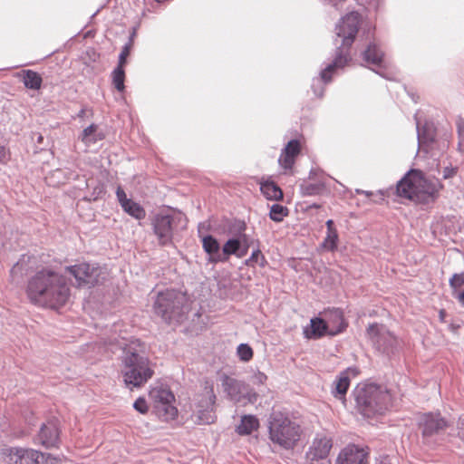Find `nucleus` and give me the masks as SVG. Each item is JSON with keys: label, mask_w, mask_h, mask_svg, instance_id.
I'll list each match as a JSON object with an SVG mask.
<instances>
[{"label": "nucleus", "mask_w": 464, "mask_h": 464, "mask_svg": "<svg viewBox=\"0 0 464 464\" xmlns=\"http://www.w3.org/2000/svg\"><path fill=\"white\" fill-rule=\"evenodd\" d=\"M361 16L357 12H351L342 17L341 21L336 24L335 44L337 45L334 58L332 63H328L320 72L319 77L314 78L312 82V89L318 98L324 95L323 83L326 84L331 82L332 77L337 73L338 70L344 68L351 61L350 48L354 42L355 36L359 30Z\"/></svg>", "instance_id": "1"}, {"label": "nucleus", "mask_w": 464, "mask_h": 464, "mask_svg": "<svg viewBox=\"0 0 464 464\" xmlns=\"http://www.w3.org/2000/svg\"><path fill=\"white\" fill-rule=\"evenodd\" d=\"M26 295L34 304L58 309L68 301L70 287L64 276L43 268L28 279Z\"/></svg>", "instance_id": "2"}, {"label": "nucleus", "mask_w": 464, "mask_h": 464, "mask_svg": "<svg viewBox=\"0 0 464 464\" xmlns=\"http://www.w3.org/2000/svg\"><path fill=\"white\" fill-rule=\"evenodd\" d=\"M121 365L123 382L130 390L142 387L154 375V363L146 353V344L138 339L123 348Z\"/></svg>", "instance_id": "3"}, {"label": "nucleus", "mask_w": 464, "mask_h": 464, "mask_svg": "<svg viewBox=\"0 0 464 464\" xmlns=\"http://www.w3.org/2000/svg\"><path fill=\"white\" fill-rule=\"evenodd\" d=\"M443 188L438 179L426 178L421 171L411 169L397 183V194L417 203L434 202Z\"/></svg>", "instance_id": "4"}, {"label": "nucleus", "mask_w": 464, "mask_h": 464, "mask_svg": "<svg viewBox=\"0 0 464 464\" xmlns=\"http://www.w3.org/2000/svg\"><path fill=\"white\" fill-rule=\"evenodd\" d=\"M354 397L358 411L367 418L383 415L393 406L390 391L375 383L358 385Z\"/></svg>", "instance_id": "5"}, {"label": "nucleus", "mask_w": 464, "mask_h": 464, "mask_svg": "<svg viewBox=\"0 0 464 464\" xmlns=\"http://www.w3.org/2000/svg\"><path fill=\"white\" fill-rule=\"evenodd\" d=\"M268 438L284 450H293L300 440L303 430L288 413L273 411L267 420Z\"/></svg>", "instance_id": "6"}, {"label": "nucleus", "mask_w": 464, "mask_h": 464, "mask_svg": "<svg viewBox=\"0 0 464 464\" xmlns=\"http://www.w3.org/2000/svg\"><path fill=\"white\" fill-rule=\"evenodd\" d=\"M327 322L320 317H313L310 324L304 327V337L317 340L325 334L335 335L342 333L347 326L341 309L334 308L325 313Z\"/></svg>", "instance_id": "7"}, {"label": "nucleus", "mask_w": 464, "mask_h": 464, "mask_svg": "<svg viewBox=\"0 0 464 464\" xmlns=\"http://www.w3.org/2000/svg\"><path fill=\"white\" fill-rule=\"evenodd\" d=\"M184 297L175 290L167 289L157 295L155 313L166 322L179 319L183 314Z\"/></svg>", "instance_id": "8"}, {"label": "nucleus", "mask_w": 464, "mask_h": 464, "mask_svg": "<svg viewBox=\"0 0 464 464\" xmlns=\"http://www.w3.org/2000/svg\"><path fill=\"white\" fill-rule=\"evenodd\" d=\"M221 386L227 399L237 404L246 405L255 403L257 401V393L244 382L224 374L221 379Z\"/></svg>", "instance_id": "9"}, {"label": "nucleus", "mask_w": 464, "mask_h": 464, "mask_svg": "<svg viewBox=\"0 0 464 464\" xmlns=\"http://www.w3.org/2000/svg\"><path fill=\"white\" fill-rule=\"evenodd\" d=\"M150 398L154 402V410L158 417L165 421L174 420L178 415V409L174 406L175 396L166 386H157L151 389Z\"/></svg>", "instance_id": "10"}, {"label": "nucleus", "mask_w": 464, "mask_h": 464, "mask_svg": "<svg viewBox=\"0 0 464 464\" xmlns=\"http://www.w3.org/2000/svg\"><path fill=\"white\" fill-rule=\"evenodd\" d=\"M362 58L368 66H375L376 69L372 68V70L382 78L390 81L396 80L395 72L385 65L384 53L375 42L368 44L362 53Z\"/></svg>", "instance_id": "11"}, {"label": "nucleus", "mask_w": 464, "mask_h": 464, "mask_svg": "<svg viewBox=\"0 0 464 464\" xmlns=\"http://www.w3.org/2000/svg\"><path fill=\"white\" fill-rule=\"evenodd\" d=\"M66 270L75 278L78 286H94L100 282L102 268L95 264L82 262L66 267Z\"/></svg>", "instance_id": "12"}, {"label": "nucleus", "mask_w": 464, "mask_h": 464, "mask_svg": "<svg viewBox=\"0 0 464 464\" xmlns=\"http://www.w3.org/2000/svg\"><path fill=\"white\" fill-rule=\"evenodd\" d=\"M367 335L375 348L382 353H392L397 343L396 337L382 324H370L367 328Z\"/></svg>", "instance_id": "13"}, {"label": "nucleus", "mask_w": 464, "mask_h": 464, "mask_svg": "<svg viewBox=\"0 0 464 464\" xmlns=\"http://www.w3.org/2000/svg\"><path fill=\"white\" fill-rule=\"evenodd\" d=\"M178 218V216L161 213L154 217L152 227L160 245L172 244L174 226Z\"/></svg>", "instance_id": "14"}, {"label": "nucleus", "mask_w": 464, "mask_h": 464, "mask_svg": "<svg viewBox=\"0 0 464 464\" xmlns=\"http://www.w3.org/2000/svg\"><path fill=\"white\" fill-rule=\"evenodd\" d=\"M2 456L7 464H38L44 454L33 449L5 448Z\"/></svg>", "instance_id": "15"}, {"label": "nucleus", "mask_w": 464, "mask_h": 464, "mask_svg": "<svg viewBox=\"0 0 464 464\" xmlns=\"http://www.w3.org/2000/svg\"><path fill=\"white\" fill-rule=\"evenodd\" d=\"M333 447V439L324 433H317L308 450L305 458L308 464H316L319 460L325 459Z\"/></svg>", "instance_id": "16"}, {"label": "nucleus", "mask_w": 464, "mask_h": 464, "mask_svg": "<svg viewBox=\"0 0 464 464\" xmlns=\"http://www.w3.org/2000/svg\"><path fill=\"white\" fill-rule=\"evenodd\" d=\"M201 399L197 402L196 416L199 424H211L216 420L214 411L216 395L212 387H206Z\"/></svg>", "instance_id": "17"}, {"label": "nucleus", "mask_w": 464, "mask_h": 464, "mask_svg": "<svg viewBox=\"0 0 464 464\" xmlns=\"http://www.w3.org/2000/svg\"><path fill=\"white\" fill-rule=\"evenodd\" d=\"M368 452L354 444L343 448L336 459V464H366Z\"/></svg>", "instance_id": "18"}, {"label": "nucleus", "mask_w": 464, "mask_h": 464, "mask_svg": "<svg viewBox=\"0 0 464 464\" xmlns=\"http://www.w3.org/2000/svg\"><path fill=\"white\" fill-rule=\"evenodd\" d=\"M59 441V430L56 420H49L42 425L41 430L35 439V442L44 448L55 447Z\"/></svg>", "instance_id": "19"}, {"label": "nucleus", "mask_w": 464, "mask_h": 464, "mask_svg": "<svg viewBox=\"0 0 464 464\" xmlns=\"http://www.w3.org/2000/svg\"><path fill=\"white\" fill-rule=\"evenodd\" d=\"M422 434L431 436L447 426L446 420L440 414L427 413L422 418Z\"/></svg>", "instance_id": "20"}, {"label": "nucleus", "mask_w": 464, "mask_h": 464, "mask_svg": "<svg viewBox=\"0 0 464 464\" xmlns=\"http://www.w3.org/2000/svg\"><path fill=\"white\" fill-rule=\"evenodd\" d=\"M349 368L341 372L333 382L331 393L332 395L337 399L342 401L343 402L346 400V393L350 387V377H349Z\"/></svg>", "instance_id": "21"}, {"label": "nucleus", "mask_w": 464, "mask_h": 464, "mask_svg": "<svg viewBox=\"0 0 464 464\" xmlns=\"http://www.w3.org/2000/svg\"><path fill=\"white\" fill-rule=\"evenodd\" d=\"M202 247L208 256L209 263H221V247L216 237L211 235L205 236L202 238Z\"/></svg>", "instance_id": "22"}, {"label": "nucleus", "mask_w": 464, "mask_h": 464, "mask_svg": "<svg viewBox=\"0 0 464 464\" xmlns=\"http://www.w3.org/2000/svg\"><path fill=\"white\" fill-rule=\"evenodd\" d=\"M80 140L86 146H91L105 139V133L99 129L98 125L92 123L79 136Z\"/></svg>", "instance_id": "23"}, {"label": "nucleus", "mask_w": 464, "mask_h": 464, "mask_svg": "<svg viewBox=\"0 0 464 464\" xmlns=\"http://www.w3.org/2000/svg\"><path fill=\"white\" fill-rule=\"evenodd\" d=\"M241 238H229L221 248V263L227 262L230 256L236 255L242 257L246 253V248L240 252Z\"/></svg>", "instance_id": "24"}, {"label": "nucleus", "mask_w": 464, "mask_h": 464, "mask_svg": "<svg viewBox=\"0 0 464 464\" xmlns=\"http://www.w3.org/2000/svg\"><path fill=\"white\" fill-rule=\"evenodd\" d=\"M259 428V420L255 415H244L240 420V423L237 426L236 431L239 435H250L253 431Z\"/></svg>", "instance_id": "25"}, {"label": "nucleus", "mask_w": 464, "mask_h": 464, "mask_svg": "<svg viewBox=\"0 0 464 464\" xmlns=\"http://www.w3.org/2000/svg\"><path fill=\"white\" fill-rule=\"evenodd\" d=\"M260 190L269 200H280L283 198L282 189L274 181L266 180L260 182Z\"/></svg>", "instance_id": "26"}, {"label": "nucleus", "mask_w": 464, "mask_h": 464, "mask_svg": "<svg viewBox=\"0 0 464 464\" xmlns=\"http://www.w3.org/2000/svg\"><path fill=\"white\" fill-rule=\"evenodd\" d=\"M23 73V83L25 88L30 90L38 91L40 90L43 82L42 76L35 71L24 70Z\"/></svg>", "instance_id": "27"}, {"label": "nucleus", "mask_w": 464, "mask_h": 464, "mask_svg": "<svg viewBox=\"0 0 464 464\" xmlns=\"http://www.w3.org/2000/svg\"><path fill=\"white\" fill-rule=\"evenodd\" d=\"M124 212H126L130 217L134 218L137 220L144 219L146 217V211L141 207V205L138 202L130 199L128 204H126L123 208H121Z\"/></svg>", "instance_id": "28"}, {"label": "nucleus", "mask_w": 464, "mask_h": 464, "mask_svg": "<svg viewBox=\"0 0 464 464\" xmlns=\"http://www.w3.org/2000/svg\"><path fill=\"white\" fill-rule=\"evenodd\" d=\"M301 192L304 196L320 195L325 189L324 182L304 183L301 185Z\"/></svg>", "instance_id": "29"}, {"label": "nucleus", "mask_w": 464, "mask_h": 464, "mask_svg": "<svg viewBox=\"0 0 464 464\" xmlns=\"http://www.w3.org/2000/svg\"><path fill=\"white\" fill-rule=\"evenodd\" d=\"M338 238L337 231H327L321 247L330 252L335 251L337 249Z\"/></svg>", "instance_id": "30"}, {"label": "nucleus", "mask_w": 464, "mask_h": 464, "mask_svg": "<svg viewBox=\"0 0 464 464\" xmlns=\"http://www.w3.org/2000/svg\"><path fill=\"white\" fill-rule=\"evenodd\" d=\"M112 77V84L119 92H123L125 89L124 80H125V72L123 67L117 66L111 73Z\"/></svg>", "instance_id": "31"}, {"label": "nucleus", "mask_w": 464, "mask_h": 464, "mask_svg": "<svg viewBox=\"0 0 464 464\" xmlns=\"http://www.w3.org/2000/svg\"><path fill=\"white\" fill-rule=\"evenodd\" d=\"M288 208L279 204H273L270 208L269 218L275 222H281L288 215Z\"/></svg>", "instance_id": "32"}, {"label": "nucleus", "mask_w": 464, "mask_h": 464, "mask_svg": "<svg viewBox=\"0 0 464 464\" xmlns=\"http://www.w3.org/2000/svg\"><path fill=\"white\" fill-rule=\"evenodd\" d=\"M253 354V349L247 343H240L237 348V355L241 362H249Z\"/></svg>", "instance_id": "33"}, {"label": "nucleus", "mask_w": 464, "mask_h": 464, "mask_svg": "<svg viewBox=\"0 0 464 464\" xmlns=\"http://www.w3.org/2000/svg\"><path fill=\"white\" fill-rule=\"evenodd\" d=\"M414 120H415V122H416V130H417L418 140H420L422 138L423 139H427V140H431L432 137L429 133V125H428V123H425V125L420 128V121L418 118V113H416L414 115Z\"/></svg>", "instance_id": "34"}, {"label": "nucleus", "mask_w": 464, "mask_h": 464, "mask_svg": "<svg viewBox=\"0 0 464 464\" xmlns=\"http://www.w3.org/2000/svg\"><path fill=\"white\" fill-rule=\"evenodd\" d=\"M295 159L292 157L291 155H288L285 151L282 150L280 157L278 159V163L285 170H291L294 164H295Z\"/></svg>", "instance_id": "35"}, {"label": "nucleus", "mask_w": 464, "mask_h": 464, "mask_svg": "<svg viewBox=\"0 0 464 464\" xmlns=\"http://www.w3.org/2000/svg\"><path fill=\"white\" fill-rule=\"evenodd\" d=\"M449 284L453 290V295L459 292V288L464 286V273L454 274L450 279Z\"/></svg>", "instance_id": "36"}, {"label": "nucleus", "mask_w": 464, "mask_h": 464, "mask_svg": "<svg viewBox=\"0 0 464 464\" xmlns=\"http://www.w3.org/2000/svg\"><path fill=\"white\" fill-rule=\"evenodd\" d=\"M300 149L299 141L297 140H291L288 141L283 151L295 159L296 156L300 153Z\"/></svg>", "instance_id": "37"}, {"label": "nucleus", "mask_w": 464, "mask_h": 464, "mask_svg": "<svg viewBox=\"0 0 464 464\" xmlns=\"http://www.w3.org/2000/svg\"><path fill=\"white\" fill-rule=\"evenodd\" d=\"M131 46H132V39L130 38L128 43H126L123 45V47L119 54V63H118L117 66H121V67L124 66V64L126 63V59L130 53Z\"/></svg>", "instance_id": "38"}, {"label": "nucleus", "mask_w": 464, "mask_h": 464, "mask_svg": "<svg viewBox=\"0 0 464 464\" xmlns=\"http://www.w3.org/2000/svg\"><path fill=\"white\" fill-rule=\"evenodd\" d=\"M133 408L140 413L145 414L149 411L146 400L143 397H139L133 403Z\"/></svg>", "instance_id": "39"}, {"label": "nucleus", "mask_w": 464, "mask_h": 464, "mask_svg": "<svg viewBox=\"0 0 464 464\" xmlns=\"http://www.w3.org/2000/svg\"><path fill=\"white\" fill-rule=\"evenodd\" d=\"M116 196L121 208H123L130 200V198H127L125 191L122 189L121 186L117 188Z\"/></svg>", "instance_id": "40"}, {"label": "nucleus", "mask_w": 464, "mask_h": 464, "mask_svg": "<svg viewBox=\"0 0 464 464\" xmlns=\"http://www.w3.org/2000/svg\"><path fill=\"white\" fill-rule=\"evenodd\" d=\"M267 380V376L261 372H256L252 376V382L256 385L264 384Z\"/></svg>", "instance_id": "41"}, {"label": "nucleus", "mask_w": 464, "mask_h": 464, "mask_svg": "<svg viewBox=\"0 0 464 464\" xmlns=\"http://www.w3.org/2000/svg\"><path fill=\"white\" fill-rule=\"evenodd\" d=\"M458 169L452 166L445 167L442 171L443 179H450L457 174Z\"/></svg>", "instance_id": "42"}, {"label": "nucleus", "mask_w": 464, "mask_h": 464, "mask_svg": "<svg viewBox=\"0 0 464 464\" xmlns=\"http://www.w3.org/2000/svg\"><path fill=\"white\" fill-rule=\"evenodd\" d=\"M261 257L262 261H265V257L264 256L261 254L260 250L259 249H256V250H254L250 256V257L248 258V260L246 261L247 264L249 263H257L258 262V258Z\"/></svg>", "instance_id": "43"}, {"label": "nucleus", "mask_w": 464, "mask_h": 464, "mask_svg": "<svg viewBox=\"0 0 464 464\" xmlns=\"http://www.w3.org/2000/svg\"><path fill=\"white\" fill-rule=\"evenodd\" d=\"M457 130L459 134V140L464 139V118H459L457 121Z\"/></svg>", "instance_id": "44"}, {"label": "nucleus", "mask_w": 464, "mask_h": 464, "mask_svg": "<svg viewBox=\"0 0 464 464\" xmlns=\"http://www.w3.org/2000/svg\"><path fill=\"white\" fill-rule=\"evenodd\" d=\"M9 155L4 146L0 144V163L5 164L7 162Z\"/></svg>", "instance_id": "45"}, {"label": "nucleus", "mask_w": 464, "mask_h": 464, "mask_svg": "<svg viewBox=\"0 0 464 464\" xmlns=\"http://www.w3.org/2000/svg\"><path fill=\"white\" fill-rule=\"evenodd\" d=\"M455 298L459 300V302L461 304L462 306H464V290L459 291L456 294L453 295Z\"/></svg>", "instance_id": "46"}, {"label": "nucleus", "mask_w": 464, "mask_h": 464, "mask_svg": "<svg viewBox=\"0 0 464 464\" xmlns=\"http://www.w3.org/2000/svg\"><path fill=\"white\" fill-rule=\"evenodd\" d=\"M326 227H327V231H337L334 227V221L332 219H328L326 221Z\"/></svg>", "instance_id": "47"}, {"label": "nucleus", "mask_w": 464, "mask_h": 464, "mask_svg": "<svg viewBox=\"0 0 464 464\" xmlns=\"http://www.w3.org/2000/svg\"><path fill=\"white\" fill-rule=\"evenodd\" d=\"M86 111L87 110L85 107L82 108L77 113V117L80 119H83L86 116Z\"/></svg>", "instance_id": "48"}, {"label": "nucleus", "mask_w": 464, "mask_h": 464, "mask_svg": "<svg viewBox=\"0 0 464 464\" xmlns=\"http://www.w3.org/2000/svg\"><path fill=\"white\" fill-rule=\"evenodd\" d=\"M355 192H356L357 194H365L366 196H371V195H372V192H370V191H364V190H362V189H359V188H357V189L355 190Z\"/></svg>", "instance_id": "49"}, {"label": "nucleus", "mask_w": 464, "mask_h": 464, "mask_svg": "<svg viewBox=\"0 0 464 464\" xmlns=\"http://www.w3.org/2000/svg\"><path fill=\"white\" fill-rule=\"evenodd\" d=\"M458 145H459V150H464V139L459 140Z\"/></svg>", "instance_id": "50"}, {"label": "nucleus", "mask_w": 464, "mask_h": 464, "mask_svg": "<svg viewBox=\"0 0 464 464\" xmlns=\"http://www.w3.org/2000/svg\"><path fill=\"white\" fill-rule=\"evenodd\" d=\"M19 266H20V262H17L12 268V273L15 272L16 270L19 269Z\"/></svg>", "instance_id": "51"}, {"label": "nucleus", "mask_w": 464, "mask_h": 464, "mask_svg": "<svg viewBox=\"0 0 464 464\" xmlns=\"http://www.w3.org/2000/svg\"><path fill=\"white\" fill-rule=\"evenodd\" d=\"M444 315H445L444 310L440 311V318L441 321H443Z\"/></svg>", "instance_id": "52"}, {"label": "nucleus", "mask_w": 464, "mask_h": 464, "mask_svg": "<svg viewBox=\"0 0 464 464\" xmlns=\"http://www.w3.org/2000/svg\"><path fill=\"white\" fill-rule=\"evenodd\" d=\"M377 464H391L387 459H382L379 463Z\"/></svg>", "instance_id": "53"}, {"label": "nucleus", "mask_w": 464, "mask_h": 464, "mask_svg": "<svg viewBox=\"0 0 464 464\" xmlns=\"http://www.w3.org/2000/svg\"><path fill=\"white\" fill-rule=\"evenodd\" d=\"M245 228H246V224H245L244 222H241V223H240V226H239V230H240V231H241V230H245Z\"/></svg>", "instance_id": "54"}, {"label": "nucleus", "mask_w": 464, "mask_h": 464, "mask_svg": "<svg viewBox=\"0 0 464 464\" xmlns=\"http://www.w3.org/2000/svg\"><path fill=\"white\" fill-rule=\"evenodd\" d=\"M450 327L453 332H456V330L459 328V325L456 326L454 324H451Z\"/></svg>", "instance_id": "55"}, {"label": "nucleus", "mask_w": 464, "mask_h": 464, "mask_svg": "<svg viewBox=\"0 0 464 464\" xmlns=\"http://www.w3.org/2000/svg\"><path fill=\"white\" fill-rule=\"evenodd\" d=\"M314 174V170H311V171H310V177H312Z\"/></svg>", "instance_id": "56"}]
</instances>
